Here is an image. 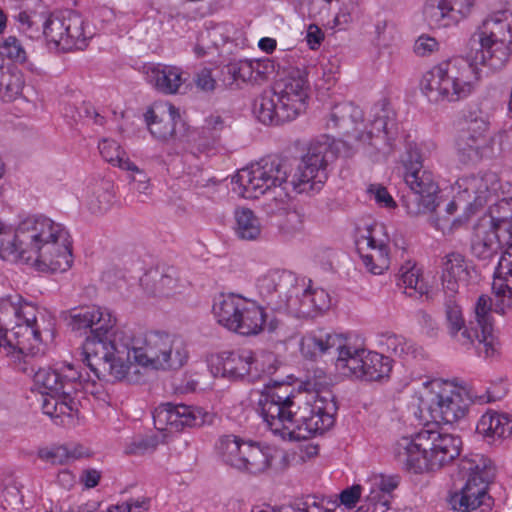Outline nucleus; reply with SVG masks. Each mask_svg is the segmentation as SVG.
<instances>
[{
  "instance_id": "obj_1",
  "label": "nucleus",
  "mask_w": 512,
  "mask_h": 512,
  "mask_svg": "<svg viewBox=\"0 0 512 512\" xmlns=\"http://www.w3.org/2000/svg\"><path fill=\"white\" fill-rule=\"evenodd\" d=\"M338 407L329 390L304 394L290 384L265 385L257 411L269 430L283 440L301 441L333 427Z\"/></svg>"
},
{
  "instance_id": "obj_2",
  "label": "nucleus",
  "mask_w": 512,
  "mask_h": 512,
  "mask_svg": "<svg viewBox=\"0 0 512 512\" xmlns=\"http://www.w3.org/2000/svg\"><path fill=\"white\" fill-rule=\"evenodd\" d=\"M0 257L33 263L45 272H65L73 262L70 235L60 223L29 216L15 230L0 221Z\"/></svg>"
},
{
  "instance_id": "obj_3",
  "label": "nucleus",
  "mask_w": 512,
  "mask_h": 512,
  "mask_svg": "<svg viewBox=\"0 0 512 512\" xmlns=\"http://www.w3.org/2000/svg\"><path fill=\"white\" fill-rule=\"evenodd\" d=\"M54 319L19 294L0 299V350L9 356L29 358L44 355L42 334H52Z\"/></svg>"
},
{
  "instance_id": "obj_4",
  "label": "nucleus",
  "mask_w": 512,
  "mask_h": 512,
  "mask_svg": "<svg viewBox=\"0 0 512 512\" xmlns=\"http://www.w3.org/2000/svg\"><path fill=\"white\" fill-rule=\"evenodd\" d=\"M308 68H291L271 89L264 90L253 102V113L264 125H281L306 110L310 83Z\"/></svg>"
},
{
  "instance_id": "obj_5",
  "label": "nucleus",
  "mask_w": 512,
  "mask_h": 512,
  "mask_svg": "<svg viewBox=\"0 0 512 512\" xmlns=\"http://www.w3.org/2000/svg\"><path fill=\"white\" fill-rule=\"evenodd\" d=\"M462 440L459 436L422 429L414 437H402L394 445L399 465L414 473L438 470L459 455Z\"/></svg>"
},
{
  "instance_id": "obj_6",
  "label": "nucleus",
  "mask_w": 512,
  "mask_h": 512,
  "mask_svg": "<svg viewBox=\"0 0 512 512\" xmlns=\"http://www.w3.org/2000/svg\"><path fill=\"white\" fill-rule=\"evenodd\" d=\"M444 309L449 334L452 338L466 348L475 347L477 353L483 354L484 357L495 354L496 337L490 297L481 295L478 298L474 306V316L468 321V324H465L456 295L446 294Z\"/></svg>"
},
{
  "instance_id": "obj_7",
  "label": "nucleus",
  "mask_w": 512,
  "mask_h": 512,
  "mask_svg": "<svg viewBox=\"0 0 512 512\" xmlns=\"http://www.w3.org/2000/svg\"><path fill=\"white\" fill-rule=\"evenodd\" d=\"M474 63L454 57L433 66L420 81V90L430 103H453L467 98L479 79Z\"/></svg>"
},
{
  "instance_id": "obj_8",
  "label": "nucleus",
  "mask_w": 512,
  "mask_h": 512,
  "mask_svg": "<svg viewBox=\"0 0 512 512\" xmlns=\"http://www.w3.org/2000/svg\"><path fill=\"white\" fill-rule=\"evenodd\" d=\"M17 20L28 30L38 31L42 27L48 45L62 52L83 50L92 37L83 17L72 10L51 13L48 17L32 11H21Z\"/></svg>"
},
{
  "instance_id": "obj_9",
  "label": "nucleus",
  "mask_w": 512,
  "mask_h": 512,
  "mask_svg": "<svg viewBox=\"0 0 512 512\" xmlns=\"http://www.w3.org/2000/svg\"><path fill=\"white\" fill-rule=\"evenodd\" d=\"M126 348L128 359L132 356L136 364L154 369H179L188 359L184 340L161 331L135 335Z\"/></svg>"
},
{
  "instance_id": "obj_10",
  "label": "nucleus",
  "mask_w": 512,
  "mask_h": 512,
  "mask_svg": "<svg viewBox=\"0 0 512 512\" xmlns=\"http://www.w3.org/2000/svg\"><path fill=\"white\" fill-rule=\"evenodd\" d=\"M404 181L410 189L402 197V204L411 216L435 211L439 187L431 171L423 168V158L416 144H408L402 159Z\"/></svg>"
},
{
  "instance_id": "obj_11",
  "label": "nucleus",
  "mask_w": 512,
  "mask_h": 512,
  "mask_svg": "<svg viewBox=\"0 0 512 512\" xmlns=\"http://www.w3.org/2000/svg\"><path fill=\"white\" fill-rule=\"evenodd\" d=\"M459 471L466 482L460 491L449 498V505L457 512H473L478 508L490 507L487 488L495 475V468L483 454H470L460 460Z\"/></svg>"
},
{
  "instance_id": "obj_12",
  "label": "nucleus",
  "mask_w": 512,
  "mask_h": 512,
  "mask_svg": "<svg viewBox=\"0 0 512 512\" xmlns=\"http://www.w3.org/2000/svg\"><path fill=\"white\" fill-rule=\"evenodd\" d=\"M293 171L285 158L268 156L238 171L235 177L238 193L246 199L260 196L280 189L286 191L289 177Z\"/></svg>"
},
{
  "instance_id": "obj_13",
  "label": "nucleus",
  "mask_w": 512,
  "mask_h": 512,
  "mask_svg": "<svg viewBox=\"0 0 512 512\" xmlns=\"http://www.w3.org/2000/svg\"><path fill=\"white\" fill-rule=\"evenodd\" d=\"M480 50L476 60L492 71L501 70L512 52V12L501 10L486 18L477 33Z\"/></svg>"
},
{
  "instance_id": "obj_14",
  "label": "nucleus",
  "mask_w": 512,
  "mask_h": 512,
  "mask_svg": "<svg viewBox=\"0 0 512 512\" xmlns=\"http://www.w3.org/2000/svg\"><path fill=\"white\" fill-rule=\"evenodd\" d=\"M420 407L435 423L453 424L463 419L469 410L470 399L464 391L442 380L425 383Z\"/></svg>"
},
{
  "instance_id": "obj_15",
  "label": "nucleus",
  "mask_w": 512,
  "mask_h": 512,
  "mask_svg": "<svg viewBox=\"0 0 512 512\" xmlns=\"http://www.w3.org/2000/svg\"><path fill=\"white\" fill-rule=\"evenodd\" d=\"M128 342L118 346L115 340H108L106 343L89 342L86 347V356L83 357V363L93 372L97 379L106 380H124L132 381L129 376L130 371L133 369L134 373L137 372L136 365L127 361L124 355L127 356Z\"/></svg>"
},
{
  "instance_id": "obj_16",
  "label": "nucleus",
  "mask_w": 512,
  "mask_h": 512,
  "mask_svg": "<svg viewBox=\"0 0 512 512\" xmlns=\"http://www.w3.org/2000/svg\"><path fill=\"white\" fill-rule=\"evenodd\" d=\"M335 158L336 155L329 143L311 144L295 172L291 173L289 186L298 193L319 191L328 179V166Z\"/></svg>"
},
{
  "instance_id": "obj_17",
  "label": "nucleus",
  "mask_w": 512,
  "mask_h": 512,
  "mask_svg": "<svg viewBox=\"0 0 512 512\" xmlns=\"http://www.w3.org/2000/svg\"><path fill=\"white\" fill-rule=\"evenodd\" d=\"M340 348V358L336 360V367L344 375L365 381H380L389 377L392 360L388 356L369 351L350 341L346 347Z\"/></svg>"
},
{
  "instance_id": "obj_18",
  "label": "nucleus",
  "mask_w": 512,
  "mask_h": 512,
  "mask_svg": "<svg viewBox=\"0 0 512 512\" xmlns=\"http://www.w3.org/2000/svg\"><path fill=\"white\" fill-rule=\"evenodd\" d=\"M22 370L34 375L35 383L44 389L42 394L69 396L86 389L90 382H94L89 373L72 364L65 365L60 371L50 368H39L35 371L33 366H24Z\"/></svg>"
},
{
  "instance_id": "obj_19",
  "label": "nucleus",
  "mask_w": 512,
  "mask_h": 512,
  "mask_svg": "<svg viewBox=\"0 0 512 512\" xmlns=\"http://www.w3.org/2000/svg\"><path fill=\"white\" fill-rule=\"evenodd\" d=\"M68 326L74 332L86 333L90 335L86 338L83 345V357L86 356V347L89 342L104 344L110 340L111 331L116 324L115 317L104 308L96 305L73 308L66 317Z\"/></svg>"
},
{
  "instance_id": "obj_20",
  "label": "nucleus",
  "mask_w": 512,
  "mask_h": 512,
  "mask_svg": "<svg viewBox=\"0 0 512 512\" xmlns=\"http://www.w3.org/2000/svg\"><path fill=\"white\" fill-rule=\"evenodd\" d=\"M398 134L395 113L388 107L374 106L372 119L364 132L358 133L356 139L366 145L370 155H389L393 151L394 141Z\"/></svg>"
},
{
  "instance_id": "obj_21",
  "label": "nucleus",
  "mask_w": 512,
  "mask_h": 512,
  "mask_svg": "<svg viewBox=\"0 0 512 512\" xmlns=\"http://www.w3.org/2000/svg\"><path fill=\"white\" fill-rule=\"evenodd\" d=\"M153 421L158 430L181 431L185 428L211 425L214 414L200 407L168 402L160 404L154 410Z\"/></svg>"
},
{
  "instance_id": "obj_22",
  "label": "nucleus",
  "mask_w": 512,
  "mask_h": 512,
  "mask_svg": "<svg viewBox=\"0 0 512 512\" xmlns=\"http://www.w3.org/2000/svg\"><path fill=\"white\" fill-rule=\"evenodd\" d=\"M384 227L370 225L357 237L355 244L365 268L374 275L383 274L390 265V249Z\"/></svg>"
},
{
  "instance_id": "obj_23",
  "label": "nucleus",
  "mask_w": 512,
  "mask_h": 512,
  "mask_svg": "<svg viewBox=\"0 0 512 512\" xmlns=\"http://www.w3.org/2000/svg\"><path fill=\"white\" fill-rule=\"evenodd\" d=\"M463 127L458 138V149L467 153L470 159H480L483 150L491 143L489 122L478 108H469L463 114Z\"/></svg>"
},
{
  "instance_id": "obj_24",
  "label": "nucleus",
  "mask_w": 512,
  "mask_h": 512,
  "mask_svg": "<svg viewBox=\"0 0 512 512\" xmlns=\"http://www.w3.org/2000/svg\"><path fill=\"white\" fill-rule=\"evenodd\" d=\"M477 0H425L423 17L431 28L457 26L470 17Z\"/></svg>"
},
{
  "instance_id": "obj_25",
  "label": "nucleus",
  "mask_w": 512,
  "mask_h": 512,
  "mask_svg": "<svg viewBox=\"0 0 512 512\" xmlns=\"http://www.w3.org/2000/svg\"><path fill=\"white\" fill-rule=\"evenodd\" d=\"M295 278L284 271L274 270L257 280L260 297L273 310H281L289 303V292H292Z\"/></svg>"
},
{
  "instance_id": "obj_26",
  "label": "nucleus",
  "mask_w": 512,
  "mask_h": 512,
  "mask_svg": "<svg viewBox=\"0 0 512 512\" xmlns=\"http://www.w3.org/2000/svg\"><path fill=\"white\" fill-rule=\"evenodd\" d=\"M145 81L158 93L173 95L184 83L182 70L163 63H147L143 66Z\"/></svg>"
},
{
  "instance_id": "obj_27",
  "label": "nucleus",
  "mask_w": 512,
  "mask_h": 512,
  "mask_svg": "<svg viewBox=\"0 0 512 512\" xmlns=\"http://www.w3.org/2000/svg\"><path fill=\"white\" fill-rule=\"evenodd\" d=\"M459 199L467 200V206L482 207L491 193L497 189V177L494 173L484 175H470L457 181Z\"/></svg>"
},
{
  "instance_id": "obj_28",
  "label": "nucleus",
  "mask_w": 512,
  "mask_h": 512,
  "mask_svg": "<svg viewBox=\"0 0 512 512\" xmlns=\"http://www.w3.org/2000/svg\"><path fill=\"white\" fill-rule=\"evenodd\" d=\"M504 244L507 248L499 259L492 283L495 297L500 301L495 311L501 313L512 306V242Z\"/></svg>"
},
{
  "instance_id": "obj_29",
  "label": "nucleus",
  "mask_w": 512,
  "mask_h": 512,
  "mask_svg": "<svg viewBox=\"0 0 512 512\" xmlns=\"http://www.w3.org/2000/svg\"><path fill=\"white\" fill-rule=\"evenodd\" d=\"M145 121L152 136L166 141L176 136V127L181 123V117L176 107L171 104L150 108L144 114Z\"/></svg>"
},
{
  "instance_id": "obj_30",
  "label": "nucleus",
  "mask_w": 512,
  "mask_h": 512,
  "mask_svg": "<svg viewBox=\"0 0 512 512\" xmlns=\"http://www.w3.org/2000/svg\"><path fill=\"white\" fill-rule=\"evenodd\" d=\"M279 321L276 318L268 320L264 308L256 301L249 300L243 312L240 313L235 333L243 336H254L267 330L273 333L277 330Z\"/></svg>"
},
{
  "instance_id": "obj_31",
  "label": "nucleus",
  "mask_w": 512,
  "mask_h": 512,
  "mask_svg": "<svg viewBox=\"0 0 512 512\" xmlns=\"http://www.w3.org/2000/svg\"><path fill=\"white\" fill-rule=\"evenodd\" d=\"M398 482L394 477L377 476L369 482V493L356 512H386L390 509L393 491Z\"/></svg>"
},
{
  "instance_id": "obj_32",
  "label": "nucleus",
  "mask_w": 512,
  "mask_h": 512,
  "mask_svg": "<svg viewBox=\"0 0 512 512\" xmlns=\"http://www.w3.org/2000/svg\"><path fill=\"white\" fill-rule=\"evenodd\" d=\"M249 300L239 294H220L213 304L217 322L229 331L235 332L240 313L244 311Z\"/></svg>"
},
{
  "instance_id": "obj_33",
  "label": "nucleus",
  "mask_w": 512,
  "mask_h": 512,
  "mask_svg": "<svg viewBox=\"0 0 512 512\" xmlns=\"http://www.w3.org/2000/svg\"><path fill=\"white\" fill-rule=\"evenodd\" d=\"M348 342V339L337 334L309 333L302 337L300 350L305 358L312 360L335 349L338 353L337 358H340V347H346Z\"/></svg>"
},
{
  "instance_id": "obj_34",
  "label": "nucleus",
  "mask_w": 512,
  "mask_h": 512,
  "mask_svg": "<svg viewBox=\"0 0 512 512\" xmlns=\"http://www.w3.org/2000/svg\"><path fill=\"white\" fill-rule=\"evenodd\" d=\"M499 233L491 226L477 225L471 238V253L483 261L492 259L505 246Z\"/></svg>"
},
{
  "instance_id": "obj_35",
  "label": "nucleus",
  "mask_w": 512,
  "mask_h": 512,
  "mask_svg": "<svg viewBox=\"0 0 512 512\" xmlns=\"http://www.w3.org/2000/svg\"><path fill=\"white\" fill-rule=\"evenodd\" d=\"M222 376L230 379L250 380V369H252V351L239 349L235 351H223L218 356Z\"/></svg>"
},
{
  "instance_id": "obj_36",
  "label": "nucleus",
  "mask_w": 512,
  "mask_h": 512,
  "mask_svg": "<svg viewBox=\"0 0 512 512\" xmlns=\"http://www.w3.org/2000/svg\"><path fill=\"white\" fill-rule=\"evenodd\" d=\"M276 451L269 446H261L258 442L248 441L239 471L251 475L266 472L272 465Z\"/></svg>"
},
{
  "instance_id": "obj_37",
  "label": "nucleus",
  "mask_w": 512,
  "mask_h": 512,
  "mask_svg": "<svg viewBox=\"0 0 512 512\" xmlns=\"http://www.w3.org/2000/svg\"><path fill=\"white\" fill-rule=\"evenodd\" d=\"M363 111L350 102L335 105L326 123L328 129H338L343 134L356 133L357 125L363 121Z\"/></svg>"
},
{
  "instance_id": "obj_38",
  "label": "nucleus",
  "mask_w": 512,
  "mask_h": 512,
  "mask_svg": "<svg viewBox=\"0 0 512 512\" xmlns=\"http://www.w3.org/2000/svg\"><path fill=\"white\" fill-rule=\"evenodd\" d=\"M476 432L491 440L512 435V417L506 413L488 411L479 419Z\"/></svg>"
},
{
  "instance_id": "obj_39",
  "label": "nucleus",
  "mask_w": 512,
  "mask_h": 512,
  "mask_svg": "<svg viewBox=\"0 0 512 512\" xmlns=\"http://www.w3.org/2000/svg\"><path fill=\"white\" fill-rule=\"evenodd\" d=\"M467 275L468 271L464 256L457 252L449 253L445 257L442 272V285L445 294L451 293V295H456L460 282L464 281Z\"/></svg>"
},
{
  "instance_id": "obj_40",
  "label": "nucleus",
  "mask_w": 512,
  "mask_h": 512,
  "mask_svg": "<svg viewBox=\"0 0 512 512\" xmlns=\"http://www.w3.org/2000/svg\"><path fill=\"white\" fill-rule=\"evenodd\" d=\"M491 227L500 232L504 243L512 242V196L502 198L489 208Z\"/></svg>"
},
{
  "instance_id": "obj_41",
  "label": "nucleus",
  "mask_w": 512,
  "mask_h": 512,
  "mask_svg": "<svg viewBox=\"0 0 512 512\" xmlns=\"http://www.w3.org/2000/svg\"><path fill=\"white\" fill-rule=\"evenodd\" d=\"M396 277L398 287L410 297H421L428 292V286L422 278L420 269L412 261L403 263Z\"/></svg>"
},
{
  "instance_id": "obj_42",
  "label": "nucleus",
  "mask_w": 512,
  "mask_h": 512,
  "mask_svg": "<svg viewBox=\"0 0 512 512\" xmlns=\"http://www.w3.org/2000/svg\"><path fill=\"white\" fill-rule=\"evenodd\" d=\"M113 199V183L106 179H99L89 187L87 207L93 214H102L110 208Z\"/></svg>"
},
{
  "instance_id": "obj_43",
  "label": "nucleus",
  "mask_w": 512,
  "mask_h": 512,
  "mask_svg": "<svg viewBox=\"0 0 512 512\" xmlns=\"http://www.w3.org/2000/svg\"><path fill=\"white\" fill-rule=\"evenodd\" d=\"M247 442L233 434L221 436L216 445L221 460L226 465L239 470L242 465V452L245 451Z\"/></svg>"
},
{
  "instance_id": "obj_44",
  "label": "nucleus",
  "mask_w": 512,
  "mask_h": 512,
  "mask_svg": "<svg viewBox=\"0 0 512 512\" xmlns=\"http://www.w3.org/2000/svg\"><path fill=\"white\" fill-rule=\"evenodd\" d=\"M141 283L154 296L168 297L175 293L178 287V278L174 271L163 274L158 271H151L145 274Z\"/></svg>"
},
{
  "instance_id": "obj_45",
  "label": "nucleus",
  "mask_w": 512,
  "mask_h": 512,
  "mask_svg": "<svg viewBox=\"0 0 512 512\" xmlns=\"http://www.w3.org/2000/svg\"><path fill=\"white\" fill-rule=\"evenodd\" d=\"M234 218V229L238 238L252 241L260 236V220L251 209L245 207L235 209Z\"/></svg>"
},
{
  "instance_id": "obj_46",
  "label": "nucleus",
  "mask_w": 512,
  "mask_h": 512,
  "mask_svg": "<svg viewBox=\"0 0 512 512\" xmlns=\"http://www.w3.org/2000/svg\"><path fill=\"white\" fill-rule=\"evenodd\" d=\"M25 85L23 73L17 68L0 67V99L6 102L17 99Z\"/></svg>"
},
{
  "instance_id": "obj_47",
  "label": "nucleus",
  "mask_w": 512,
  "mask_h": 512,
  "mask_svg": "<svg viewBox=\"0 0 512 512\" xmlns=\"http://www.w3.org/2000/svg\"><path fill=\"white\" fill-rule=\"evenodd\" d=\"M224 129V120L218 115H211L205 119L198 140V150L209 153L220 139V132Z\"/></svg>"
},
{
  "instance_id": "obj_48",
  "label": "nucleus",
  "mask_w": 512,
  "mask_h": 512,
  "mask_svg": "<svg viewBox=\"0 0 512 512\" xmlns=\"http://www.w3.org/2000/svg\"><path fill=\"white\" fill-rule=\"evenodd\" d=\"M383 338V344L387 350L400 358H416L421 352V349L413 341L404 336L387 333Z\"/></svg>"
},
{
  "instance_id": "obj_49",
  "label": "nucleus",
  "mask_w": 512,
  "mask_h": 512,
  "mask_svg": "<svg viewBox=\"0 0 512 512\" xmlns=\"http://www.w3.org/2000/svg\"><path fill=\"white\" fill-rule=\"evenodd\" d=\"M223 82L230 86L236 81L251 82L253 81V64L252 60L244 59L231 62L224 66L221 70Z\"/></svg>"
},
{
  "instance_id": "obj_50",
  "label": "nucleus",
  "mask_w": 512,
  "mask_h": 512,
  "mask_svg": "<svg viewBox=\"0 0 512 512\" xmlns=\"http://www.w3.org/2000/svg\"><path fill=\"white\" fill-rule=\"evenodd\" d=\"M311 298V288L303 289L299 295V287L293 283L292 292H289V303L284 309L295 312L299 317H313L315 313Z\"/></svg>"
},
{
  "instance_id": "obj_51",
  "label": "nucleus",
  "mask_w": 512,
  "mask_h": 512,
  "mask_svg": "<svg viewBox=\"0 0 512 512\" xmlns=\"http://www.w3.org/2000/svg\"><path fill=\"white\" fill-rule=\"evenodd\" d=\"M99 151L105 161L121 169L135 168V163L126 157V153L114 140L105 139L99 143Z\"/></svg>"
},
{
  "instance_id": "obj_52",
  "label": "nucleus",
  "mask_w": 512,
  "mask_h": 512,
  "mask_svg": "<svg viewBox=\"0 0 512 512\" xmlns=\"http://www.w3.org/2000/svg\"><path fill=\"white\" fill-rule=\"evenodd\" d=\"M252 369H250V380L255 381L263 375H271L277 370L276 358L273 353H261L255 355L252 352Z\"/></svg>"
},
{
  "instance_id": "obj_53",
  "label": "nucleus",
  "mask_w": 512,
  "mask_h": 512,
  "mask_svg": "<svg viewBox=\"0 0 512 512\" xmlns=\"http://www.w3.org/2000/svg\"><path fill=\"white\" fill-rule=\"evenodd\" d=\"M0 55L15 63H24L27 59L26 51L21 41L15 36H8L0 43Z\"/></svg>"
},
{
  "instance_id": "obj_54",
  "label": "nucleus",
  "mask_w": 512,
  "mask_h": 512,
  "mask_svg": "<svg viewBox=\"0 0 512 512\" xmlns=\"http://www.w3.org/2000/svg\"><path fill=\"white\" fill-rule=\"evenodd\" d=\"M281 512H334V510L324 507L323 501H319L316 496L309 495L282 508Z\"/></svg>"
},
{
  "instance_id": "obj_55",
  "label": "nucleus",
  "mask_w": 512,
  "mask_h": 512,
  "mask_svg": "<svg viewBox=\"0 0 512 512\" xmlns=\"http://www.w3.org/2000/svg\"><path fill=\"white\" fill-rule=\"evenodd\" d=\"M75 395L76 394H70L69 396L60 395L56 415L52 418L55 419L56 424L63 423V417H72L73 411L77 410L78 400H76Z\"/></svg>"
},
{
  "instance_id": "obj_56",
  "label": "nucleus",
  "mask_w": 512,
  "mask_h": 512,
  "mask_svg": "<svg viewBox=\"0 0 512 512\" xmlns=\"http://www.w3.org/2000/svg\"><path fill=\"white\" fill-rule=\"evenodd\" d=\"M67 448L64 445L56 446L51 449L42 448L38 451V457L54 465H63L67 463Z\"/></svg>"
},
{
  "instance_id": "obj_57",
  "label": "nucleus",
  "mask_w": 512,
  "mask_h": 512,
  "mask_svg": "<svg viewBox=\"0 0 512 512\" xmlns=\"http://www.w3.org/2000/svg\"><path fill=\"white\" fill-rule=\"evenodd\" d=\"M367 192L372 196L376 203L385 208L396 207V202L388 192L387 188L381 184L369 185Z\"/></svg>"
},
{
  "instance_id": "obj_58",
  "label": "nucleus",
  "mask_w": 512,
  "mask_h": 512,
  "mask_svg": "<svg viewBox=\"0 0 512 512\" xmlns=\"http://www.w3.org/2000/svg\"><path fill=\"white\" fill-rule=\"evenodd\" d=\"M439 49L438 41L429 35L418 37L414 44V52L421 57L428 56Z\"/></svg>"
},
{
  "instance_id": "obj_59",
  "label": "nucleus",
  "mask_w": 512,
  "mask_h": 512,
  "mask_svg": "<svg viewBox=\"0 0 512 512\" xmlns=\"http://www.w3.org/2000/svg\"><path fill=\"white\" fill-rule=\"evenodd\" d=\"M362 489V486L358 484L344 489L339 494L340 503L347 508L355 507L361 497Z\"/></svg>"
},
{
  "instance_id": "obj_60",
  "label": "nucleus",
  "mask_w": 512,
  "mask_h": 512,
  "mask_svg": "<svg viewBox=\"0 0 512 512\" xmlns=\"http://www.w3.org/2000/svg\"><path fill=\"white\" fill-rule=\"evenodd\" d=\"M311 295L315 314L319 311H323L329 308L330 298L324 289H311Z\"/></svg>"
},
{
  "instance_id": "obj_61",
  "label": "nucleus",
  "mask_w": 512,
  "mask_h": 512,
  "mask_svg": "<svg viewBox=\"0 0 512 512\" xmlns=\"http://www.w3.org/2000/svg\"><path fill=\"white\" fill-rule=\"evenodd\" d=\"M195 83L203 91H212L215 88L216 81L212 77L211 70L203 68L196 74Z\"/></svg>"
},
{
  "instance_id": "obj_62",
  "label": "nucleus",
  "mask_w": 512,
  "mask_h": 512,
  "mask_svg": "<svg viewBox=\"0 0 512 512\" xmlns=\"http://www.w3.org/2000/svg\"><path fill=\"white\" fill-rule=\"evenodd\" d=\"M324 40V33L320 27L315 24H310L306 32V41L310 49L315 50L319 48Z\"/></svg>"
},
{
  "instance_id": "obj_63",
  "label": "nucleus",
  "mask_w": 512,
  "mask_h": 512,
  "mask_svg": "<svg viewBox=\"0 0 512 512\" xmlns=\"http://www.w3.org/2000/svg\"><path fill=\"white\" fill-rule=\"evenodd\" d=\"M253 64V81L251 83H259L267 78L268 69L272 68L269 60H252Z\"/></svg>"
},
{
  "instance_id": "obj_64",
  "label": "nucleus",
  "mask_w": 512,
  "mask_h": 512,
  "mask_svg": "<svg viewBox=\"0 0 512 512\" xmlns=\"http://www.w3.org/2000/svg\"><path fill=\"white\" fill-rule=\"evenodd\" d=\"M60 395L56 394H43L42 395V411L44 414L53 418L57 412L58 401L60 400Z\"/></svg>"
}]
</instances>
